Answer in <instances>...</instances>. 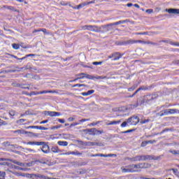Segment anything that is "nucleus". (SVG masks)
<instances>
[{"label": "nucleus", "instance_id": "nucleus-1", "mask_svg": "<svg viewBox=\"0 0 179 179\" xmlns=\"http://www.w3.org/2000/svg\"><path fill=\"white\" fill-rule=\"evenodd\" d=\"M127 166L129 168V170H131L129 173H136L139 171V169H149V167H150V164L148 163H143L137 165H129Z\"/></svg>", "mask_w": 179, "mask_h": 179}, {"label": "nucleus", "instance_id": "nucleus-2", "mask_svg": "<svg viewBox=\"0 0 179 179\" xmlns=\"http://www.w3.org/2000/svg\"><path fill=\"white\" fill-rule=\"evenodd\" d=\"M150 157L149 155H139L132 158V162H141V160H149Z\"/></svg>", "mask_w": 179, "mask_h": 179}, {"label": "nucleus", "instance_id": "nucleus-3", "mask_svg": "<svg viewBox=\"0 0 179 179\" xmlns=\"http://www.w3.org/2000/svg\"><path fill=\"white\" fill-rule=\"evenodd\" d=\"M127 122L129 125H136L139 122V117L133 116L127 120Z\"/></svg>", "mask_w": 179, "mask_h": 179}, {"label": "nucleus", "instance_id": "nucleus-4", "mask_svg": "<svg viewBox=\"0 0 179 179\" xmlns=\"http://www.w3.org/2000/svg\"><path fill=\"white\" fill-rule=\"evenodd\" d=\"M88 30H90V31H95V33H99V31L101 30V28L95 25H88Z\"/></svg>", "mask_w": 179, "mask_h": 179}, {"label": "nucleus", "instance_id": "nucleus-5", "mask_svg": "<svg viewBox=\"0 0 179 179\" xmlns=\"http://www.w3.org/2000/svg\"><path fill=\"white\" fill-rule=\"evenodd\" d=\"M179 110L177 109H167L164 111V115H169V114H177Z\"/></svg>", "mask_w": 179, "mask_h": 179}, {"label": "nucleus", "instance_id": "nucleus-6", "mask_svg": "<svg viewBox=\"0 0 179 179\" xmlns=\"http://www.w3.org/2000/svg\"><path fill=\"white\" fill-rule=\"evenodd\" d=\"M14 164H17V166H20L22 169H27V167H30V164H23L22 162H19L17 161L13 162Z\"/></svg>", "mask_w": 179, "mask_h": 179}, {"label": "nucleus", "instance_id": "nucleus-7", "mask_svg": "<svg viewBox=\"0 0 179 179\" xmlns=\"http://www.w3.org/2000/svg\"><path fill=\"white\" fill-rule=\"evenodd\" d=\"M41 146V150L42 152H43V153H50V147L48 146V145L45 144V143L43 142V144H42Z\"/></svg>", "mask_w": 179, "mask_h": 179}, {"label": "nucleus", "instance_id": "nucleus-8", "mask_svg": "<svg viewBox=\"0 0 179 179\" xmlns=\"http://www.w3.org/2000/svg\"><path fill=\"white\" fill-rule=\"evenodd\" d=\"M166 12H168V13H173L175 15H179V9H177V8L166 9Z\"/></svg>", "mask_w": 179, "mask_h": 179}, {"label": "nucleus", "instance_id": "nucleus-9", "mask_svg": "<svg viewBox=\"0 0 179 179\" xmlns=\"http://www.w3.org/2000/svg\"><path fill=\"white\" fill-rule=\"evenodd\" d=\"M82 77H78V79H83V78H86L87 79H93V76L89 74H85L83 73H80V75Z\"/></svg>", "mask_w": 179, "mask_h": 179}, {"label": "nucleus", "instance_id": "nucleus-10", "mask_svg": "<svg viewBox=\"0 0 179 179\" xmlns=\"http://www.w3.org/2000/svg\"><path fill=\"white\" fill-rule=\"evenodd\" d=\"M48 115L50 117H59V115H61V113H59L58 112L50 111V113H48Z\"/></svg>", "mask_w": 179, "mask_h": 179}, {"label": "nucleus", "instance_id": "nucleus-11", "mask_svg": "<svg viewBox=\"0 0 179 179\" xmlns=\"http://www.w3.org/2000/svg\"><path fill=\"white\" fill-rule=\"evenodd\" d=\"M112 57H113V61H117V59H120L121 58V55L120 53H114L112 55Z\"/></svg>", "mask_w": 179, "mask_h": 179}, {"label": "nucleus", "instance_id": "nucleus-12", "mask_svg": "<svg viewBox=\"0 0 179 179\" xmlns=\"http://www.w3.org/2000/svg\"><path fill=\"white\" fill-rule=\"evenodd\" d=\"M27 144L36 145V146H41V145H44V142H28Z\"/></svg>", "mask_w": 179, "mask_h": 179}, {"label": "nucleus", "instance_id": "nucleus-13", "mask_svg": "<svg viewBox=\"0 0 179 179\" xmlns=\"http://www.w3.org/2000/svg\"><path fill=\"white\" fill-rule=\"evenodd\" d=\"M14 134H19L20 135H24L27 134V131L23 130V129H19L14 131Z\"/></svg>", "mask_w": 179, "mask_h": 179}, {"label": "nucleus", "instance_id": "nucleus-14", "mask_svg": "<svg viewBox=\"0 0 179 179\" xmlns=\"http://www.w3.org/2000/svg\"><path fill=\"white\" fill-rule=\"evenodd\" d=\"M47 93H54V92L51 90H45V91L38 92L35 94H45Z\"/></svg>", "mask_w": 179, "mask_h": 179}, {"label": "nucleus", "instance_id": "nucleus-15", "mask_svg": "<svg viewBox=\"0 0 179 179\" xmlns=\"http://www.w3.org/2000/svg\"><path fill=\"white\" fill-rule=\"evenodd\" d=\"M113 111H120V112L127 111V108L124 106H122L118 108L113 109Z\"/></svg>", "mask_w": 179, "mask_h": 179}, {"label": "nucleus", "instance_id": "nucleus-16", "mask_svg": "<svg viewBox=\"0 0 179 179\" xmlns=\"http://www.w3.org/2000/svg\"><path fill=\"white\" fill-rule=\"evenodd\" d=\"M121 122V120H113L108 124V125H117Z\"/></svg>", "mask_w": 179, "mask_h": 179}, {"label": "nucleus", "instance_id": "nucleus-17", "mask_svg": "<svg viewBox=\"0 0 179 179\" xmlns=\"http://www.w3.org/2000/svg\"><path fill=\"white\" fill-rule=\"evenodd\" d=\"M89 3H90V2L82 3L79 4L78 6H77L76 9H80V8H85V6H86V5H89Z\"/></svg>", "mask_w": 179, "mask_h": 179}, {"label": "nucleus", "instance_id": "nucleus-18", "mask_svg": "<svg viewBox=\"0 0 179 179\" xmlns=\"http://www.w3.org/2000/svg\"><path fill=\"white\" fill-rule=\"evenodd\" d=\"M171 171H173V174H175V176L176 177H178V178H179V172H178V169H171Z\"/></svg>", "mask_w": 179, "mask_h": 179}, {"label": "nucleus", "instance_id": "nucleus-19", "mask_svg": "<svg viewBox=\"0 0 179 179\" xmlns=\"http://www.w3.org/2000/svg\"><path fill=\"white\" fill-rule=\"evenodd\" d=\"M57 144L59 146H66L68 145V141H58Z\"/></svg>", "mask_w": 179, "mask_h": 179}, {"label": "nucleus", "instance_id": "nucleus-20", "mask_svg": "<svg viewBox=\"0 0 179 179\" xmlns=\"http://www.w3.org/2000/svg\"><path fill=\"white\" fill-rule=\"evenodd\" d=\"M121 170L122 173H129L131 171V170L128 168V166H126L125 168L122 167Z\"/></svg>", "mask_w": 179, "mask_h": 179}, {"label": "nucleus", "instance_id": "nucleus-21", "mask_svg": "<svg viewBox=\"0 0 179 179\" xmlns=\"http://www.w3.org/2000/svg\"><path fill=\"white\" fill-rule=\"evenodd\" d=\"M51 150L53 153H59V149H58V147H53Z\"/></svg>", "mask_w": 179, "mask_h": 179}, {"label": "nucleus", "instance_id": "nucleus-22", "mask_svg": "<svg viewBox=\"0 0 179 179\" xmlns=\"http://www.w3.org/2000/svg\"><path fill=\"white\" fill-rule=\"evenodd\" d=\"M14 169H15V170H22V171H27V168H22V167L14 166Z\"/></svg>", "mask_w": 179, "mask_h": 179}, {"label": "nucleus", "instance_id": "nucleus-23", "mask_svg": "<svg viewBox=\"0 0 179 179\" xmlns=\"http://www.w3.org/2000/svg\"><path fill=\"white\" fill-rule=\"evenodd\" d=\"M38 31H43V33H47V29H35L33 33H37Z\"/></svg>", "mask_w": 179, "mask_h": 179}, {"label": "nucleus", "instance_id": "nucleus-24", "mask_svg": "<svg viewBox=\"0 0 179 179\" xmlns=\"http://www.w3.org/2000/svg\"><path fill=\"white\" fill-rule=\"evenodd\" d=\"M12 47L14 50H19V48H20V46L19 45V44H16V43H13L12 45Z\"/></svg>", "mask_w": 179, "mask_h": 179}, {"label": "nucleus", "instance_id": "nucleus-25", "mask_svg": "<svg viewBox=\"0 0 179 179\" xmlns=\"http://www.w3.org/2000/svg\"><path fill=\"white\" fill-rule=\"evenodd\" d=\"M36 128H37V129H40L41 131H47V130H48V128L41 127V126H38V127H36Z\"/></svg>", "mask_w": 179, "mask_h": 179}, {"label": "nucleus", "instance_id": "nucleus-26", "mask_svg": "<svg viewBox=\"0 0 179 179\" xmlns=\"http://www.w3.org/2000/svg\"><path fill=\"white\" fill-rule=\"evenodd\" d=\"M97 156H99L100 157H105L106 155H104V154H96V155H92V157H96Z\"/></svg>", "mask_w": 179, "mask_h": 179}, {"label": "nucleus", "instance_id": "nucleus-27", "mask_svg": "<svg viewBox=\"0 0 179 179\" xmlns=\"http://www.w3.org/2000/svg\"><path fill=\"white\" fill-rule=\"evenodd\" d=\"M148 143H152V142L150 141H143L141 143V146L143 148V147L146 146V145H148Z\"/></svg>", "mask_w": 179, "mask_h": 179}, {"label": "nucleus", "instance_id": "nucleus-28", "mask_svg": "<svg viewBox=\"0 0 179 179\" xmlns=\"http://www.w3.org/2000/svg\"><path fill=\"white\" fill-rule=\"evenodd\" d=\"M61 127H62V125L58 124L57 126H55V127H51L50 129H52V130H54V129H59V128H61Z\"/></svg>", "mask_w": 179, "mask_h": 179}, {"label": "nucleus", "instance_id": "nucleus-29", "mask_svg": "<svg viewBox=\"0 0 179 179\" xmlns=\"http://www.w3.org/2000/svg\"><path fill=\"white\" fill-rule=\"evenodd\" d=\"M9 115L11 116V117H15V115H16V112H15L14 110H10L9 112Z\"/></svg>", "mask_w": 179, "mask_h": 179}, {"label": "nucleus", "instance_id": "nucleus-30", "mask_svg": "<svg viewBox=\"0 0 179 179\" xmlns=\"http://www.w3.org/2000/svg\"><path fill=\"white\" fill-rule=\"evenodd\" d=\"M128 121L127 122H123L121 124V127L122 128H125V127H127V125H128Z\"/></svg>", "mask_w": 179, "mask_h": 179}, {"label": "nucleus", "instance_id": "nucleus-31", "mask_svg": "<svg viewBox=\"0 0 179 179\" xmlns=\"http://www.w3.org/2000/svg\"><path fill=\"white\" fill-rule=\"evenodd\" d=\"M103 62H92V65H101Z\"/></svg>", "mask_w": 179, "mask_h": 179}, {"label": "nucleus", "instance_id": "nucleus-32", "mask_svg": "<svg viewBox=\"0 0 179 179\" xmlns=\"http://www.w3.org/2000/svg\"><path fill=\"white\" fill-rule=\"evenodd\" d=\"M121 23H122V21H119L111 24V26H117V24H121Z\"/></svg>", "mask_w": 179, "mask_h": 179}, {"label": "nucleus", "instance_id": "nucleus-33", "mask_svg": "<svg viewBox=\"0 0 179 179\" xmlns=\"http://www.w3.org/2000/svg\"><path fill=\"white\" fill-rule=\"evenodd\" d=\"M93 93H94V90H91L87 92V94H88V96H90V94H93Z\"/></svg>", "mask_w": 179, "mask_h": 179}, {"label": "nucleus", "instance_id": "nucleus-34", "mask_svg": "<svg viewBox=\"0 0 179 179\" xmlns=\"http://www.w3.org/2000/svg\"><path fill=\"white\" fill-rule=\"evenodd\" d=\"M171 44L172 45H175V47H179V43L178 42H172Z\"/></svg>", "mask_w": 179, "mask_h": 179}, {"label": "nucleus", "instance_id": "nucleus-35", "mask_svg": "<svg viewBox=\"0 0 179 179\" xmlns=\"http://www.w3.org/2000/svg\"><path fill=\"white\" fill-rule=\"evenodd\" d=\"M58 122H60V124H64L65 120L64 119H58Z\"/></svg>", "mask_w": 179, "mask_h": 179}, {"label": "nucleus", "instance_id": "nucleus-36", "mask_svg": "<svg viewBox=\"0 0 179 179\" xmlns=\"http://www.w3.org/2000/svg\"><path fill=\"white\" fill-rule=\"evenodd\" d=\"M6 176V173L5 172L0 171V177H5Z\"/></svg>", "mask_w": 179, "mask_h": 179}, {"label": "nucleus", "instance_id": "nucleus-37", "mask_svg": "<svg viewBox=\"0 0 179 179\" xmlns=\"http://www.w3.org/2000/svg\"><path fill=\"white\" fill-rule=\"evenodd\" d=\"M82 30H88V25H85L82 27Z\"/></svg>", "mask_w": 179, "mask_h": 179}, {"label": "nucleus", "instance_id": "nucleus-38", "mask_svg": "<svg viewBox=\"0 0 179 179\" xmlns=\"http://www.w3.org/2000/svg\"><path fill=\"white\" fill-rule=\"evenodd\" d=\"M140 122L141 124H146V122H149V120H141Z\"/></svg>", "mask_w": 179, "mask_h": 179}, {"label": "nucleus", "instance_id": "nucleus-39", "mask_svg": "<svg viewBox=\"0 0 179 179\" xmlns=\"http://www.w3.org/2000/svg\"><path fill=\"white\" fill-rule=\"evenodd\" d=\"M146 13H153V10H152V9H148V10H146Z\"/></svg>", "mask_w": 179, "mask_h": 179}, {"label": "nucleus", "instance_id": "nucleus-40", "mask_svg": "<svg viewBox=\"0 0 179 179\" xmlns=\"http://www.w3.org/2000/svg\"><path fill=\"white\" fill-rule=\"evenodd\" d=\"M113 156H114L113 154L105 155V157H113Z\"/></svg>", "mask_w": 179, "mask_h": 179}, {"label": "nucleus", "instance_id": "nucleus-41", "mask_svg": "<svg viewBox=\"0 0 179 179\" xmlns=\"http://www.w3.org/2000/svg\"><path fill=\"white\" fill-rule=\"evenodd\" d=\"M73 87H82V85H80V84H76L73 85Z\"/></svg>", "mask_w": 179, "mask_h": 179}, {"label": "nucleus", "instance_id": "nucleus-42", "mask_svg": "<svg viewBox=\"0 0 179 179\" xmlns=\"http://www.w3.org/2000/svg\"><path fill=\"white\" fill-rule=\"evenodd\" d=\"M75 120V118H73V117H69V119H68V121H69V122H72V121H73Z\"/></svg>", "mask_w": 179, "mask_h": 179}, {"label": "nucleus", "instance_id": "nucleus-43", "mask_svg": "<svg viewBox=\"0 0 179 179\" xmlns=\"http://www.w3.org/2000/svg\"><path fill=\"white\" fill-rule=\"evenodd\" d=\"M47 122H48V120L40 122V124H47Z\"/></svg>", "mask_w": 179, "mask_h": 179}, {"label": "nucleus", "instance_id": "nucleus-44", "mask_svg": "<svg viewBox=\"0 0 179 179\" xmlns=\"http://www.w3.org/2000/svg\"><path fill=\"white\" fill-rule=\"evenodd\" d=\"M71 155H80V153H79L78 152H71Z\"/></svg>", "mask_w": 179, "mask_h": 179}, {"label": "nucleus", "instance_id": "nucleus-45", "mask_svg": "<svg viewBox=\"0 0 179 179\" xmlns=\"http://www.w3.org/2000/svg\"><path fill=\"white\" fill-rule=\"evenodd\" d=\"M79 124H80V123H78V122H76V123H73V124H71V127H76V125H79Z\"/></svg>", "mask_w": 179, "mask_h": 179}, {"label": "nucleus", "instance_id": "nucleus-46", "mask_svg": "<svg viewBox=\"0 0 179 179\" xmlns=\"http://www.w3.org/2000/svg\"><path fill=\"white\" fill-rule=\"evenodd\" d=\"M81 95H82V96H89V95L87 94V92H82V93H81Z\"/></svg>", "mask_w": 179, "mask_h": 179}, {"label": "nucleus", "instance_id": "nucleus-47", "mask_svg": "<svg viewBox=\"0 0 179 179\" xmlns=\"http://www.w3.org/2000/svg\"><path fill=\"white\" fill-rule=\"evenodd\" d=\"M37 127H38V126H29L28 128H35L37 129Z\"/></svg>", "mask_w": 179, "mask_h": 179}, {"label": "nucleus", "instance_id": "nucleus-48", "mask_svg": "<svg viewBox=\"0 0 179 179\" xmlns=\"http://www.w3.org/2000/svg\"><path fill=\"white\" fill-rule=\"evenodd\" d=\"M141 89H142V88L138 89V90L135 92V93L134 94V96H135V94H136V93H138V92H139V90H141Z\"/></svg>", "mask_w": 179, "mask_h": 179}, {"label": "nucleus", "instance_id": "nucleus-49", "mask_svg": "<svg viewBox=\"0 0 179 179\" xmlns=\"http://www.w3.org/2000/svg\"><path fill=\"white\" fill-rule=\"evenodd\" d=\"M26 57H34V54L27 55Z\"/></svg>", "mask_w": 179, "mask_h": 179}, {"label": "nucleus", "instance_id": "nucleus-50", "mask_svg": "<svg viewBox=\"0 0 179 179\" xmlns=\"http://www.w3.org/2000/svg\"><path fill=\"white\" fill-rule=\"evenodd\" d=\"M80 86H82V87H86L87 85H86L85 84H80Z\"/></svg>", "mask_w": 179, "mask_h": 179}, {"label": "nucleus", "instance_id": "nucleus-51", "mask_svg": "<svg viewBox=\"0 0 179 179\" xmlns=\"http://www.w3.org/2000/svg\"><path fill=\"white\" fill-rule=\"evenodd\" d=\"M127 6H128L129 8H130V6H132V3H127Z\"/></svg>", "mask_w": 179, "mask_h": 179}, {"label": "nucleus", "instance_id": "nucleus-52", "mask_svg": "<svg viewBox=\"0 0 179 179\" xmlns=\"http://www.w3.org/2000/svg\"><path fill=\"white\" fill-rule=\"evenodd\" d=\"M79 79H81V78H79V77H78L77 78L74 79V80H73V82H76V80H79Z\"/></svg>", "mask_w": 179, "mask_h": 179}, {"label": "nucleus", "instance_id": "nucleus-53", "mask_svg": "<svg viewBox=\"0 0 179 179\" xmlns=\"http://www.w3.org/2000/svg\"><path fill=\"white\" fill-rule=\"evenodd\" d=\"M48 113H50V111H45V115H48Z\"/></svg>", "mask_w": 179, "mask_h": 179}, {"label": "nucleus", "instance_id": "nucleus-54", "mask_svg": "<svg viewBox=\"0 0 179 179\" xmlns=\"http://www.w3.org/2000/svg\"><path fill=\"white\" fill-rule=\"evenodd\" d=\"M27 57H22L20 58V61H23V59H25Z\"/></svg>", "mask_w": 179, "mask_h": 179}, {"label": "nucleus", "instance_id": "nucleus-55", "mask_svg": "<svg viewBox=\"0 0 179 179\" xmlns=\"http://www.w3.org/2000/svg\"><path fill=\"white\" fill-rule=\"evenodd\" d=\"M85 121H86V120L83 119V120H80V122H85Z\"/></svg>", "mask_w": 179, "mask_h": 179}, {"label": "nucleus", "instance_id": "nucleus-56", "mask_svg": "<svg viewBox=\"0 0 179 179\" xmlns=\"http://www.w3.org/2000/svg\"><path fill=\"white\" fill-rule=\"evenodd\" d=\"M134 6H135V8H139V5H138V4H134Z\"/></svg>", "mask_w": 179, "mask_h": 179}, {"label": "nucleus", "instance_id": "nucleus-57", "mask_svg": "<svg viewBox=\"0 0 179 179\" xmlns=\"http://www.w3.org/2000/svg\"><path fill=\"white\" fill-rule=\"evenodd\" d=\"M134 88H129V92H131V90H134Z\"/></svg>", "mask_w": 179, "mask_h": 179}, {"label": "nucleus", "instance_id": "nucleus-58", "mask_svg": "<svg viewBox=\"0 0 179 179\" xmlns=\"http://www.w3.org/2000/svg\"><path fill=\"white\" fill-rule=\"evenodd\" d=\"M131 130H128V131H124V134H127V133L131 132Z\"/></svg>", "mask_w": 179, "mask_h": 179}, {"label": "nucleus", "instance_id": "nucleus-59", "mask_svg": "<svg viewBox=\"0 0 179 179\" xmlns=\"http://www.w3.org/2000/svg\"><path fill=\"white\" fill-rule=\"evenodd\" d=\"M24 122V120L23 119L20 120V122Z\"/></svg>", "mask_w": 179, "mask_h": 179}, {"label": "nucleus", "instance_id": "nucleus-60", "mask_svg": "<svg viewBox=\"0 0 179 179\" xmlns=\"http://www.w3.org/2000/svg\"><path fill=\"white\" fill-rule=\"evenodd\" d=\"M4 124H3V121H2V122H0V126L1 125H3Z\"/></svg>", "mask_w": 179, "mask_h": 179}, {"label": "nucleus", "instance_id": "nucleus-61", "mask_svg": "<svg viewBox=\"0 0 179 179\" xmlns=\"http://www.w3.org/2000/svg\"><path fill=\"white\" fill-rule=\"evenodd\" d=\"M67 155H72V152H67Z\"/></svg>", "mask_w": 179, "mask_h": 179}, {"label": "nucleus", "instance_id": "nucleus-62", "mask_svg": "<svg viewBox=\"0 0 179 179\" xmlns=\"http://www.w3.org/2000/svg\"><path fill=\"white\" fill-rule=\"evenodd\" d=\"M62 155H68V152L62 153Z\"/></svg>", "mask_w": 179, "mask_h": 179}, {"label": "nucleus", "instance_id": "nucleus-63", "mask_svg": "<svg viewBox=\"0 0 179 179\" xmlns=\"http://www.w3.org/2000/svg\"><path fill=\"white\" fill-rule=\"evenodd\" d=\"M18 2H23V0H17Z\"/></svg>", "mask_w": 179, "mask_h": 179}, {"label": "nucleus", "instance_id": "nucleus-64", "mask_svg": "<svg viewBox=\"0 0 179 179\" xmlns=\"http://www.w3.org/2000/svg\"><path fill=\"white\" fill-rule=\"evenodd\" d=\"M143 179H152V178H143Z\"/></svg>", "mask_w": 179, "mask_h": 179}]
</instances>
